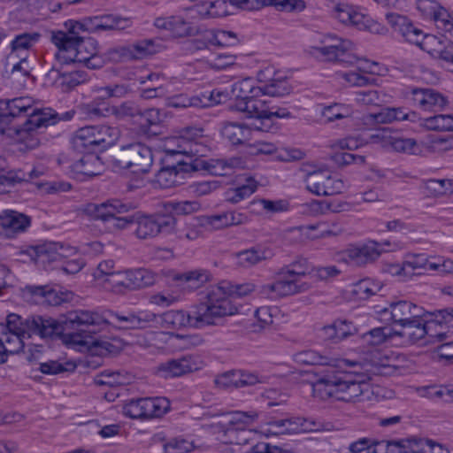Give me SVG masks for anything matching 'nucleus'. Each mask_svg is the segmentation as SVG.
Here are the masks:
<instances>
[{"mask_svg":"<svg viewBox=\"0 0 453 453\" xmlns=\"http://www.w3.org/2000/svg\"><path fill=\"white\" fill-rule=\"evenodd\" d=\"M415 113H407L402 108H382L380 111L365 115L366 123H391L395 120L400 121L409 119L410 116Z\"/></svg>","mask_w":453,"mask_h":453,"instance_id":"obj_38","label":"nucleus"},{"mask_svg":"<svg viewBox=\"0 0 453 453\" xmlns=\"http://www.w3.org/2000/svg\"><path fill=\"white\" fill-rule=\"evenodd\" d=\"M386 19L395 32L400 34L405 41L418 46L422 50L435 42L434 35L425 34L421 29L415 27L406 16L389 12L386 14Z\"/></svg>","mask_w":453,"mask_h":453,"instance_id":"obj_16","label":"nucleus"},{"mask_svg":"<svg viewBox=\"0 0 453 453\" xmlns=\"http://www.w3.org/2000/svg\"><path fill=\"white\" fill-rule=\"evenodd\" d=\"M331 42H323L324 45L311 48V54L324 61L339 62L345 65H354L357 60V57L354 52V43L347 39L336 36H328Z\"/></svg>","mask_w":453,"mask_h":453,"instance_id":"obj_12","label":"nucleus"},{"mask_svg":"<svg viewBox=\"0 0 453 453\" xmlns=\"http://www.w3.org/2000/svg\"><path fill=\"white\" fill-rule=\"evenodd\" d=\"M169 410L170 402L165 397L131 399L123 406V413L134 419L159 418Z\"/></svg>","mask_w":453,"mask_h":453,"instance_id":"obj_13","label":"nucleus"},{"mask_svg":"<svg viewBox=\"0 0 453 453\" xmlns=\"http://www.w3.org/2000/svg\"><path fill=\"white\" fill-rule=\"evenodd\" d=\"M433 44L423 48L431 57L440 61L441 65L453 73V44L449 40H441L434 35Z\"/></svg>","mask_w":453,"mask_h":453,"instance_id":"obj_30","label":"nucleus"},{"mask_svg":"<svg viewBox=\"0 0 453 453\" xmlns=\"http://www.w3.org/2000/svg\"><path fill=\"white\" fill-rule=\"evenodd\" d=\"M73 115V111L59 116L50 108H35L33 99L28 96L6 99L0 102V133L5 134L7 127L16 119L27 117L21 127H13L18 135L17 150L20 152H27L40 146L39 130L41 128L54 125L60 119H71Z\"/></svg>","mask_w":453,"mask_h":453,"instance_id":"obj_1","label":"nucleus"},{"mask_svg":"<svg viewBox=\"0 0 453 453\" xmlns=\"http://www.w3.org/2000/svg\"><path fill=\"white\" fill-rule=\"evenodd\" d=\"M261 92V85L257 86L252 78L240 80L234 82L231 88V94L236 98V101L250 97H259Z\"/></svg>","mask_w":453,"mask_h":453,"instance_id":"obj_41","label":"nucleus"},{"mask_svg":"<svg viewBox=\"0 0 453 453\" xmlns=\"http://www.w3.org/2000/svg\"><path fill=\"white\" fill-rule=\"evenodd\" d=\"M398 152L415 154L418 150V145L414 139L403 138L395 133L391 147Z\"/></svg>","mask_w":453,"mask_h":453,"instance_id":"obj_60","label":"nucleus"},{"mask_svg":"<svg viewBox=\"0 0 453 453\" xmlns=\"http://www.w3.org/2000/svg\"><path fill=\"white\" fill-rule=\"evenodd\" d=\"M237 376V371L232 370L227 371L224 373H221L215 377L214 383L215 385L223 389L230 388H239V380Z\"/></svg>","mask_w":453,"mask_h":453,"instance_id":"obj_63","label":"nucleus"},{"mask_svg":"<svg viewBox=\"0 0 453 453\" xmlns=\"http://www.w3.org/2000/svg\"><path fill=\"white\" fill-rule=\"evenodd\" d=\"M165 453H188L192 450L193 445L185 439H173L164 445Z\"/></svg>","mask_w":453,"mask_h":453,"instance_id":"obj_64","label":"nucleus"},{"mask_svg":"<svg viewBox=\"0 0 453 453\" xmlns=\"http://www.w3.org/2000/svg\"><path fill=\"white\" fill-rule=\"evenodd\" d=\"M51 42L58 48L55 57L61 65L80 63L89 69L103 66L104 61L97 55L96 42L90 38L68 40L61 31H56L52 32Z\"/></svg>","mask_w":453,"mask_h":453,"instance_id":"obj_7","label":"nucleus"},{"mask_svg":"<svg viewBox=\"0 0 453 453\" xmlns=\"http://www.w3.org/2000/svg\"><path fill=\"white\" fill-rule=\"evenodd\" d=\"M236 56L234 54L218 53L207 60L208 65L215 70L225 69L235 64Z\"/></svg>","mask_w":453,"mask_h":453,"instance_id":"obj_62","label":"nucleus"},{"mask_svg":"<svg viewBox=\"0 0 453 453\" xmlns=\"http://www.w3.org/2000/svg\"><path fill=\"white\" fill-rule=\"evenodd\" d=\"M168 105L173 108H188V107H203L204 105L202 99L197 96H188V95L180 94L173 96L168 103Z\"/></svg>","mask_w":453,"mask_h":453,"instance_id":"obj_58","label":"nucleus"},{"mask_svg":"<svg viewBox=\"0 0 453 453\" xmlns=\"http://www.w3.org/2000/svg\"><path fill=\"white\" fill-rule=\"evenodd\" d=\"M338 80H342L348 86L364 87L372 83V79L355 71L336 73Z\"/></svg>","mask_w":453,"mask_h":453,"instance_id":"obj_57","label":"nucleus"},{"mask_svg":"<svg viewBox=\"0 0 453 453\" xmlns=\"http://www.w3.org/2000/svg\"><path fill=\"white\" fill-rule=\"evenodd\" d=\"M27 289L32 296L44 298L50 305H58L63 301L55 290L46 286H27Z\"/></svg>","mask_w":453,"mask_h":453,"instance_id":"obj_55","label":"nucleus"},{"mask_svg":"<svg viewBox=\"0 0 453 453\" xmlns=\"http://www.w3.org/2000/svg\"><path fill=\"white\" fill-rule=\"evenodd\" d=\"M132 209H134V206L131 203L111 199L99 204L89 203L85 211L94 219L110 221L115 215L127 213Z\"/></svg>","mask_w":453,"mask_h":453,"instance_id":"obj_22","label":"nucleus"},{"mask_svg":"<svg viewBox=\"0 0 453 453\" xmlns=\"http://www.w3.org/2000/svg\"><path fill=\"white\" fill-rule=\"evenodd\" d=\"M271 257V250L261 245L251 247L236 254L238 265L246 268L254 266Z\"/></svg>","mask_w":453,"mask_h":453,"instance_id":"obj_35","label":"nucleus"},{"mask_svg":"<svg viewBox=\"0 0 453 453\" xmlns=\"http://www.w3.org/2000/svg\"><path fill=\"white\" fill-rule=\"evenodd\" d=\"M311 429L307 420L301 417H290L286 418L273 419L267 423L265 434L280 435L287 434H297Z\"/></svg>","mask_w":453,"mask_h":453,"instance_id":"obj_27","label":"nucleus"},{"mask_svg":"<svg viewBox=\"0 0 453 453\" xmlns=\"http://www.w3.org/2000/svg\"><path fill=\"white\" fill-rule=\"evenodd\" d=\"M424 188L430 196H442L453 191V182L445 179H431L424 183Z\"/></svg>","mask_w":453,"mask_h":453,"instance_id":"obj_54","label":"nucleus"},{"mask_svg":"<svg viewBox=\"0 0 453 453\" xmlns=\"http://www.w3.org/2000/svg\"><path fill=\"white\" fill-rule=\"evenodd\" d=\"M300 293V288L296 286L294 280H288L280 271L274 282L259 287L258 294L265 298L276 299Z\"/></svg>","mask_w":453,"mask_h":453,"instance_id":"obj_25","label":"nucleus"},{"mask_svg":"<svg viewBox=\"0 0 453 453\" xmlns=\"http://www.w3.org/2000/svg\"><path fill=\"white\" fill-rule=\"evenodd\" d=\"M428 258L425 254H408L402 265L395 266L394 273L408 276L413 273L415 270L426 269Z\"/></svg>","mask_w":453,"mask_h":453,"instance_id":"obj_43","label":"nucleus"},{"mask_svg":"<svg viewBox=\"0 0 453 453\" xmlns=\"http://www.w3.org/2000/svg\"><path fill=\"white\" fill-rule=\"evenodd\" d=\"M280 272L287 279L294 280L296 286L300 288V293L304 292L311 288L309 283H299L300 277L311 274L307 259L299 258L289 265L283 267Z\"/></svg>","mask_w":453,"mask_h":453,"instance_id":"obj_36","label":"nucleus"},{"mask_svg":"<svg viewBox=\"0 0 453 453\" xmlns=\"http://www.w3.org/2000/svg\"><path fill=\"white\" fill-rule=\"evenodd\" d=\"M352 114L351 108L344 104H332L324 106L321 110V118L325 123H331L335 120L350 117Z\"/></svg>","mask_w":453,"mask_h":453,"instance_id":"obj_45","label":"nucleus"},{"mask_svg":"<svg viewBox=\"0 0 453 453\" xmlns=\"http://www.w3.org/2000/svg\"><path fill=\"white\" fill-rule=\"evenodd\" d=\"M127 20L113 15L88 17L81 21L68 20L65 23L66 32L61 31L68 40H81V32L96 33L108 30H121Z\"/></svg>","mask_w":453,"mask_h":453,"instance_id":"obj_11","label":"nucleus"},{"mask_svg":"<svg viewBox=\"0 0 453 453\" xmlns=\"http://www.w3.org/2000/svg\"><path fill=\"white\" fill-rule=\"evenodd\" d=\"M388 359L382 357L380 351H373L370 354V359H365L363 363L358 361H350L349 359H342L339 361L336 365L339 367H359L365 372L373 374L382 373L383 370L389 365L386 363Z\"/></svg>","mask_w":453,"mask_h":453,"instance_id":"obj_31","label":"nucleus"},{"mask_svg":"<svg viewBox=\"0 0 453 453\" xmlns=\"http://www.w3.org/2000/svg\"><path fill=\"white\" fill-rule=\"evenodd\" d=\"M428 130L453 131V115L439 114L422 119L420 124Z\"/></svg>","mask_w":453,"mask_h":453,"instance_id":"obj_48","label":"nucleus"},{"mask_svg":"<svg viewBox=\"0 0 453 453\" xmlns=\"http://www.w3.org/2000/svg\"><path fill=\"white\" fill-rule=\"evenodd\" d=\"M191 18H219L227 14L225 0L203 1L188 9Z\"/></svg>","mask_w":453,"mask_h":453,"instance_id":"obj_32","label":"nucleus"},{"mask_svg":"<svg viewBox=\"0 0 453 453\" xmlns=\"http://www.w3.org/2000/svg\"><path fill=\"white\" fill-rule=\"evenodd\" d=\"M153 161L151 149L142 142L121 146L111 157V164L114 166L130 170L134 173H149Z\"/></svg>","mask_w":453,"mask_h":453,"instance_id":"obj_10","label":"nucleus"},{"mask_svg":"<svg viewBox=\"0 0 453 453\" xmlns=\"http://www.w3.org/2000/svg\"><path fill=\"white\" fill-rule=\"evenodd\" d=\"M41 35L37 32L21 33L17 35L11 42V58L16 54L19 56H27L39 41Z\"/></svg>","mask_w":453,"mask_h":453,"instance_id":"obj_39","label":"nucleus"},{"mask_svg":"<svg viewBox=\"0 0 453 453\" xmlns=\"http://www.w3.org/2000/svg\"><path fill=\"white\" fill-rule=\"evenodd\" d=\"M326 175V170H316L312 172H307L305 174L304 181L306 188L312 194L317 196H323L326 191L325 186V179Z\"/></svg>","mask_w":453,"mask_h":453,"instance_id":"obj_46","label":"nucleus"},{"mask_svg":"<svg viewBox=\"0 0 453 453\" xmlns=\"http://www.w3.org/2000/svg\"><path fill=\"white\" fill-rule=\"evenodd\" d=\"M379 314L381 320L400 326L403 331L395 332V334L407 336L412 343L426 335L437 342L446 340L448 333L437 331L436 327L440 326L442 329L443 324L453 319L452 311L448 309L437 311L434 314V319H427V312L423 307L407 300L391 302L388 307L380 310Z\"/></svg>","mask_w":453,"mask_h":453,"instance_id":"obj_2","label":"nucleus"},{"mask_svg":"<svg viewBox=\"0 0 453 453\" xmlns=\"http://www.w3.org/2000/svg\"><path fill=\"white\" fill-rule=\"evenodd\" d=\"M381 288L379 282H376L371 279H364L359 280L353 289V293L358 299L365 300L370 296L376 295Z\"/></svg>","mask_w":453,"mask_h":453,"instance_id":"obj_52","label":"nucleus"},{"mask_svg":"<svg viewBox=\"0 0 453 453\" xmlns=\"http://www.w3.org/2000/svg\"><path fill=\"white\" fill-rule=\"evenodd\" d=\"M230 3L243 10H258L264 6L272 5L282 11H302L305 4L302 0H229Z\"/></svg>","mask_w":453,"mask_h":453,"instance_id":"obj_28","label":"nucleus"},{"mask_svg":"<svg viewBox=\"0 0 453 453\" xmlns=\"http://www.w3.org/2000/svg\"><path fill=\"white\" fill-rule=\"evenodd\" d=\"M226 281L211 287L207 295L206 300L195 308L203 327L214 325L217 319L231 316L237 312V308L229 301L230 296Z\"/></svg>","mask_w":453,"mask_h":453,"instance_id":"obj_8","label":"nucleus"},{"mask_svg":"<svg viewBox=\"0 0 453 453\" xmlns=\"http://www.w3.org/2000/svg\"><path fill=\"white\" fill-rule=\"evenodd\" d=\"M199 365L192 356H184L180 358L168 360L160 364L157 368L158 374L165 378H174L185 373L198 370Z\"/></svg>","mask_w":453,"mask_h":453,"instance_id":"obj_26","label":"nucleus"},{"mask_svg":"<svg viewBox=\"0 0 453 453\" xmlns=\"http://www.w3.org/2000/svg\"><path fill=\"white\" fill-rule=\"evenodd\" d=\"M252 212L261 213L262 211L270 213H276L287 211L288 203L284 200L272 201L267 199L253 200L249 203Z\"/></svg>","mask_w":453,"mask_h":453,"instance_id":"obj_47","label":"nucleus"},{"mask_svg":"<svg viewBox=\"0 0 453 453\" xmlns=\"http://www.w3.org/2000/svg\"><path fill=\"white\" fill-rule=\"evenodd\" d=\"M83 113L90 119H98L111 116V105L104 101L94 100L82 106Z\"/></svg>","mask_w":453,"mask_h":453,"instance_id":"obj_51","label":"nucleus"},{"mask_svg":"<svg viewBox=\"0 0 453 453\" xmlns=\"http://www.w3.org/2000/svg\"><path fill=\"white\" fill-rule=\"evenodd\" d=\"M416 9L426 19H432L438 28L453 32V16L436 0H416Z\"/></svg>","mask_w":453,"mask_h":453,"instance_id":"obj_18","label":"nucleus"},{"mask_svg":"<svg viewBox=\"0 0 453 453\" xmlns=\"http://www.w3.org/2000/svg\"><path fill=\"white\" fill-rule=\"evenodd\" d=\"M178 279L186 282H193L194 288H197L210 280V273L204 269H196L181 273Z\"/></svg>","mask_w":453,"mask_h":453,"instance_id":"obj_61","label":"nucleus"},{"mask_svg":"<svg viewBox=\"0 0 453 453\" xmlns=\"http://www.w3.org/2000/svg\"><path fill=\"white\" fill-rule=\"evenodd\" d=\"M313 389L322 399L334 397L338 401L356 403L364 400L370 386L364 379H356L349 372H339L319 378Z\"/></svg>","mask_w":453,"mask_h":453,"instance_id":"obj_6","label":"nucleus"},{"mask_svg":"<svg viewBox=\"0 0 453 453\" xmlns=\"http://www.w3.org/2000/svg\"><path fill=\"white\" fill-rule=\"evenodd\" d=\"M178 239L182 241H195L201 235L200 227L192 222H183L177 224L173 227Z\"/></svg>","mask_w":453,"mask_h":453,"instance_id":"obj_53","label":"nucleus"},{"mask_svg":"<svg viewBox=\"0 0 453 453\" xmlns=\"http://www.w3.org/2000/svg\"><path fill=\"white\" fill-rule=\"evenodd\" d=\"M335 17L345 25H351L359 29L366 26L367 17L357 7L341 3L334 7Z\"/></svg>","mask_w":453,"mask_h":453,"instance_id":"obj_33","label":"nucleus"},{"mask_svg":"<svg viewBox=\"0 0 453 453\" xmlns=\"http://www.w3.org/2000/svg\"><path fill=\"white\" fill-rule=\"evenodd\" d=\"M45 326L50 324L46 339L61 337L65 344L86 349L94 355L104 356L112 352L113 345L107 341L97 339L90 334H95L96 329L71 332L81 326L100 327L106 324V320L98 312L88 310H73L68 311L60 319L42 316Z\"/></svg>","mask_w":453,"mask_h":453,"instance_id":"obj_3","label":"nucleus"},{"mask_svg":"<svg viewBox=\"0 0 453 453\" xmlns=\"http://www.w3.org/2000/svg\"><path fill=\"white\" fill-rule=\"evenodd\" d=\"M188 14V11L186 13V17L182 16H171L166 18L156 19L154 25L159 28L171 32L174 36H191L196 35L199 33V27L195 24L193 19Z\"/></svg>","mask_w":453,"mask_h":453,"instance_id":"obj_20","label":"nucleus"},{"mask_svg":"<svg viewBox=\"0 0 453 453\" xmlns=\"http://www.w3.org/2000/svg\"><path fill=\"white\" fill-rule=\"evenodd\" d=\"M257 182L251 177L246 180V183L234 188H229L225 193L226 202L236 204L241 201L250 197L256 192Z\"/></svg>","mask_w":453,"mask_h":453,"instance_id":"obj_42","label":"nucleus"},{"mask_svg":"<svg viewBox=\"0 0 453 453\" xmlns=\"http://www.w3.org/2000/svg\"><path fill=\"white\" fill-rule=\"evenodd\" d=\"M411 100L414 105L423 111H437L444 109L449 101L440 92L433 88H416L411 90Z\"/></svg>","mask_w":453,"mask_h":453,"instance_id":"obj_23","label":"nucleus"},{"mask_svg":"<svg viewBox=\"0 0 453 453\" xmlns=\"http://www.w3.org/2000/svg\"><path fill=\"white\" fill-rule=\"evenodd\" d=\"M237 35L232 31L217 30L213 32L210 42L222 47H231L238 43Z\"/></svg>","mask_w":453,"mask_h":453,"instance_id":"obj_59","label":"nucleus"},{"mask_svg":"<svg viewBox=\"0 0 453 453\" xmlns=\"http://www.w3.org/2000/svg\"><path fill=\"white\" fill-rule=\"evenodd\" d=\"M129 290L139 289L152 286L157 280V275L146 268L129 270Z\"/></svg>","mask_w":453,"mask_h":453,"instance_id":"obj_44","label":"nucleus"},{"mask_svg":"<svg viewBox=\"0 0 453 453\" xmlns=\"http://www.w3.org/2000/svg\"><path fill=\"white\" fill-rule=\"evenodd\" d=\"M129 270L125 272H114L108 278L104 280V283H108L114 292H122L129 290Z\"/></svg>","mask_w":453,"mask_h":453,"instance_id":"obj_56","label":"nucleus"},{"mask_svg":"<svg viewBox=\"0 0 453 453\" xmlns=\"http://www.w3.org/2000/svg\"><path fill=\"white\" fill-rule=\"evenodd\" d=\"M189 172H193L189 162L179 161L176 165L162 167L156 174V181L161 188H170L181 184Z\"/></svg>","mask_w":453,"mask_h":453,"instance_id":"obj_29","label":"nucleus"},{"mask_svg":"<svg viewBox=\"0 0 453 453\" xmlns=\"http://www.w3.org/2000/svg\"><path fill=\"white\" fill-rule=\"evenodd\" d=\"M400 248V242L370 241L361 246L349 247L343 252L342 256L343 259L349 264L364 265L375 261L382 252L395 251Z\"/></svg>","mask_w":453,"mask_h":453,"instance_id":"obj_14","label":"nucleus"},{"mask_svg":"<svg viewBox=\"0 0 453 453\" xmlns=\"http://www.w3.org/2000/svg\"><path fill=\"white\" fill-rule=\"evenodd\" d=\"M31 256H35V259L45 262L58 261V251L56 242H46L32 248Z\"/></svg>","mask_w":453,"mask_h":453,"instance_id":"obj_50","label":"nucleus"},{"mask_svg":"<svg viewBox=\"0 0 453 453\" xmlns=\"http://www.w3.org/2000/svg\"><path fill=\"white\" fill-rule=\"evenodd\" d=\"M234 109L244 114L247 119H264L266 116V102L258 97L239 99L234 104Z\"/></svg>","mask_w":453,"mask_h":453,"instance_id":"obj_34","label":"nucleus"},{"mask_svg":"<svg viewBox=\"0 0 453 453\" xmlns=\"http://www.w3.org/2000/svg\"><path fill=\"white\" fill-rule=\"evenodd\" d=\"M85 152L81 158L66 166L73 177L80 180H84L86 177L98 175L103 171V163L100 157L93 151Z\"/></svg>","mask_w":453,"mask_h":453,"instance_id":"obj_24","label":"nucleus"},{"mask_svg":"<svg viewBox=\"0 0 453 453\" xmlns=\"http://www.w3.org/2000/svg\"><path fill=\"white\" fill-rule=\"evenodd\" d=\"M0 225L14 233L22 232L30 225V219L15 211H4L0 214Z\"/></svg>","mask_w":453,"mask_h":453,"instance_id":"obj_40","label":"nucleus"},{"mask_svg":"<svg viewBox=\"0 0 453 453\" xmlns=\"http://www.w3.org/2000/svg\"><path fill=\"white\" fill-rule=\"evenodd\" d=\"M221 134L229 142L238 145L250 141L251 129L244 124L227 122L224 124Z\"/></svg>","mask_w":453,"mask_h":453,"instance_id":"obj_37","label":"nucleus"},{"mask_svg":"<svg viewBox=\"0 0 453 453\" xmlns=\"http://www.w3.org/2000/svg\"><path fill=\"white\" fill-rule=\"evenodd\" d=\"M168 154H181L190 157L189 166L194 172L201 169L209 171L212 175L226 176L233 171V163L225 159L201 160L206 156L209 148L201 129L187 128L179 136L170 138L165 144Z\"/></svg>","mask_w":453,"mask_h":453,"instance_id":"obj_4","label":"nucleus"},{"mask_svg":"<svg viewBox=\"0 0 453 453\" xmlns=\"http://www.w3.org/2000/svg\"><path fill=\"white\" fill-rule=\"evenodd\" d=\"M142 115V109L134 102L127 101L119 105H111V116L118 120H125Z\"/></svg>","mask_w":453,"mask_h":453,"instance_id":"obj_49","label":"nucleus"},{"mask_svg":"<svg viewBox=\"0 0 453 453\" xmlns=\"http://www.w3.org/2000/svg\"><path fill=\"white\" fill-rule=\"evenodd\" d=\"M119 128L105 125L86 126L78 129L73 137L76 150H104L114 145L119 138Z\"/></svg>","mask_w":453,"mask_h":453,"instance_id":"obj_9","label":"nucleus"},{"mask_svg":"<svg viewBox=\"0 0 453 453\" xmlns=\"http://www.w3.org/2000/svg\"><path fill=\"white\" fill-rule=\"evenodd\" d=\"M258 418L257 411H235L213 415L214 420L208 425L214 434H223L244 431Z\"/></svg>","mask_w":453,"mask_h":453,"instance_id":"obj_15","label":"nucleus"},{"mask_svg":"<svg viewBox=\"0 0 453 453\" xmlns=\"http://www.w3.org/2000/svg\"><path fill=\"white\" fill-rule=\"evenodd\" d=\"M41 315H32L27 318L16 313H10L5 323H0V364L7 361L10 355L19 353L24 349L25 335L39 336L46 339L50 324H43Z\"/></svg>","mask_w":453,"mask_h":453,"instance_id":"obj_5","label":"nucleus"},{"mask_svg":"<svg viewBox=\"0 0 453 453\" xmlns=\"http://www.w3.org/2000/svg\"><path fill=\"white\" fill-rule=\"evenodd\" d=\"M257 81L261 85V96H284L291 91L288 81L282 76H276L271 68L257 73Z\"/></svg>","mask_w":453,"mask_h":453,"instance_id":"obj_21","label":"nucleus"},{"mask_svg":"<svg viewBox=\"0 0 453 453\" xmlns=\"http://www.w3.org/2000/svg\"><path fill=\"white\" fill-rule=\"evenodd\" d=\"M159 325L165 329L180 330L186 327L202 328L195 308L190 311L171 310L159 315Z\"/></svg>","mask_w":453,"mask_h":453,"instance_id":"obj_19","label":"nucleus"},{"mask_svg":"<svg viewBox=\"0 0 453 453\" xmlns=\"http://www.w3.org/2000/svg\"><path fill=\"white\" fill-rule=\"evenodd\" d=\"M136 235L140 239L152 238L173 230L175 219L171 215L136 216Z\"/></svg>","mask_w":453,"mask_h":453,"instance_id":"obj_17","label":"nucleus"}]
</instances>
